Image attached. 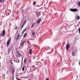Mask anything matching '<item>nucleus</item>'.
<instances>
[{"instance_id":"nucleus-1","label":"nucleus","mask_w":80,"mask_h":80,"mask_svg":"<svg viewBox=\"0 0 80 80\" xmlns=\"http://www.w3.org/2000/svg\"><path fill=\"white\" fill-rule=\"evenodd\" d=\"M16 57H21V56H22V54L20 53V52H18V51L16 52Z\"/></svg>"},{"instance_id":"nucleus-2","label":"nucleus","mask_w":80,"mask_h":80,"mask_svg":"<svg viewBox=\"0 0 80 80\" xmlns=\"http://www.w3.org/2000/svg\"><path fill=\"white\" fill-rule=\"evenodd\" d=\"M5 30L4 29L2 31V32H1L0 34L1 37H5Z\"/></svg>"},{"instance_id":"nucleus-3","label":"nucleus","mask_w":80,"mask_h":80,"mask_svg":"<svg viewBox=\"0 0 80 80\" xmlns=\"http://www.w3.org/2000/svg\"><path fill=\"white\" fill-rule=\"evenodd\" d=\"M11 37H10L8 39V41L7 43V47H8V45H9V44H10V41H11Z\"/></svg>"},{"instance_id":"nucleus-4","label":"nucleus","mask_w":80,"mask_h":80,"mask_svg":"<svg viewBox=\"0 0 80 80\" xmlns=\"http://www.w3.org/2000/svg\"><path fill=\"white\" fill-rule=\"evenodd\" d=\"M20 34H19V33H18L17 34V35L16 36V37H15V40H18V39H19V38H20Z\"/></svg>"},{"instance_id":"nucleus-5","label":"nucleus","mask_w":80,"mask_h":80,"mask_svg":"<svg viewBox=\"0 0 80 80\" xmlns=\"http://www.w3.org/2000/svg\"><path fill=\"white\" fill-rule=\"evenodd\" d=\"M72 52L71 53L73 56H75V52H74V49H72L71 50Z\"/></svg>"},{"instance_id":"nucleus-6","label":"nucleus","mask_w":80,"mask_h":80,"mask_svg":"<svg viewBox=\"0 0 80 80\" xmlns=\"http://www.w3.org/2000/svg\"><path fill=\"white\" fill-rule=\"evenodd\" d=\"M66 48L67 50H68L70 48V45L69 44H67L66 45Z\"/></svg>"},{"instance_id":"nucleus-7","label":"nucleus","mask_w":80,"mask_h":80,"mask_svg":"<svg viewBox=\"0 0 80 80\" xmlns=\"http://www.w3.org/2000/svg\"><path fill=\"white\" fill-rule=\"evenodd\" d=\"M71 12H75L77 11V9L75 8L74 9H71L70 10Z\"/></svg>"},{"instance_id":"nucleus-8","label":"nucleus","mask_w":80,"mask_h":80,"mask_svg":"<svg viewBox=\"0 0 80 80\" xmlns=\"http://www.w3.org/2000/svg\"><path fill=\"white\" fill-rule=\"evenodd\" d=\"M25 42V41H22L21 42L20 44L21 47H23L24 45V43Z\"/></svg>"},{"instance_id":"nucleus-9","label":"nucleus","mask_w":80,"mask_h":80,"mask_svg":"<svg viewBox=\"0 0 80 80\" xmlns=\"http://www.w3.org/2000/svg\"><path fill=\"white\" fill-rule=\"evenodd\" d=\"M36 15H37V16L38 18V17H40V16L41 15V12H39V13H36Z\"/></svg>"},{"instance_id":"nucleus-10","label":"nucleus","mask_w":80,"mask_h":80,"mask_svg":"<svg viewBox=\"0 0 80 80\" xmlns=\"http://www.w3.org/2000/svg\"><path fill=\"white\" fill-rule=\"evenodd\" d=\"M16 62V61L12 59H11L10 61V62L11 65H13V62Z\"/></svg>"},{"instance_id":"nucleus-11","label":"nucleus","mask_w":80,"mask_h":80,"mask_svg":"<svg viewBox=\"0 0 80 80\" xmlns=\"http://www.w3.org/2000/svg\"><path fill=\"white\" fill-rule=\"evenodd\" d=\"M41 20H42V19L40 18L39 19H38L37 22V23H38V24L39 23H40V22H41Z\"/></svg>"},{"instance_id":"nucleus-12","label":"nucleus","mask_w":80,"mask_h":80,"mask_svg":"<svg viewBox=\"0 0 80 80\" xmlns=\"http://www.w3.org/2000/svg\"><path fill=\"white\" fill-rule=\"evenodd\" d=\"M29 53L30 55L32 54V49H30L29 51Z\"/></svg>"},{"instance_id":"nucleus-13","label":"nucleus","mask_w":80,"mask_h":80,"mask_svg":"<svg viewBox=\"0 0 80 80\" xmlns=\"http://www.w3.org/2000/svg\"><path fill=\"white\" fill-rule=\"evenodd\" d=\"M28 63L30 64L32 63V60L30 59L29 58H28Z\"/></svg>"},{"instance_id":"nucleus-14","label":"nucleus","mask_w":80,"mask_h":80,"mask_svg":"<svg viewBox=\"0 0 80 80\" xmlns=\"http://www.w3.org/2000/svg\"><path fill=\"white\" fill-rule=\"evenodd\" d=\"M12 68H13V67H12V65H10L9 66V69H10V70H11V69H12Z\"/></svg>"},{"instance_id":"nucleus-15","label":"nucleus","mask_w":80,"mask_h":80,"mask_svg":"<svg viewBox=\"0 0 80 80\" xmlns=\"http://www.w3.org/2000/svg\"><path fill=\"white\" fill-rule=\"evenodd\" d=\"M26 30H27L26 29H25L22 32V35L23 34V33H24V32H26Z\"/></svg>"},{"instance_id":"nucleus-16","label":"nucleus","mask_w":80,"mask_h":80,"mask_svg":"<svg viewBox=\"0 0 80 80\" xmlns=\"http://www.w3.org/2000/svg\"><path fill=\"white\" fill-rule=\"evenodd\" d=\"M27 19H25L24 21L23 22V24H25V23H26V22H27Z\"/></svg>"},{"instance_id":"nucleus-17","label":"nucleus","mask_w":80,"mask_h":80,"mask_svg":"<svg viewBox=\"0 0 80 80\" xmlns=\"http://www.w3.org/2000/svg\"><path fill=\"white\" fill-rule=\"evenodd\" d=\"M12 71L13 72V73H14V71H15V69L13 68H12Z\"/></svg>"},{"instance_id":"nucleus-18","label":"nucleus","mask_w":80,"mask_h":80,"mask_svg":"<svg viewBox=\"0 0 80 80\" xmlns=\"http://www.w3.org/2000/svg\"><path fill=\"white\" fill-rule=\"evenodd\" d=\"M5 0H0V3H3V2H4V1Z\"/></svg>"},{"instance_id":"nucleus-19","label":"nucleus","mask_w":80,"mask_h":80,"mask_svg":"<svg viewBox=\"0 0 80 80\" xmlns=\"http://www.w3.org/2000/svg\"><path fill=\"white\" fill-rule=\"evenodd\" d=\"M32 35L33 36H34V35H35V32H32Z\"/></svg>"},{"instance_id":"nucleus-20","label":"nucleus","mask_w":80,"mask_h":80,"mask_svg":"<svg viewBox=\"0 0 80 80\" xmlns=\"http://www.w3.org/2000/svg\"><path fill=\"white\" fill-rule=\"evenodd\" d=\"M24 25H25V24H22V25L21 26V29H22V28H23V27H24Z\"/></svg>"},{"instance_id":"nucleus-21","label":"nucleus","mask_w":80,"mask_h":80,"mask_svg":"<svg viewBox=\"0 0 80 80\" xmlns=\"http://www.w3.org/2000/svg\"><path fill=\"white\" fill-rule=\"evenodd\" d=\"M18 28V26H16V25H15V27L14 28L15 30H17Z\"/></svg>"},{"instance_id":"nucleus-22","label":"nucleus","mask_w":80,"mask_h":80,"mask_svg":"<svg viewBox=\"0 0 80 80\" xmlns=\"http://www.w3.org/2000/svg\"><path fill=\"white\" fill-rule=\"evenodd\" d=\"M35 4H36V2L34 1L33 2V5H35Z\"/></svg>"},{"instance_id":"nucleus-23","label":"nucleus","mask_w":80,"mask_h":80,"mask_svg":"<svg viewBox=\"0 0 80 80\" xmlns=\"http://www.w3.org/2000/svg\"><path fill=\"white\" fill-rule=\"evenodd\" d=\"M27 33H26L24 36V38H25V37H26V35H27Z\"/></svg>"},{"instance_id":"nucleus-24","label":"nucleus","mask_w":80,"mask_h":80,"mask_svg":"<svg viewBox=\"0 0 80 80\" xmlns=\"http://www.w3.org/2000/svg\"><path fill=\"white\" fill-rule=\"evenodd\" d=\"M22 70V71H24V70H25V67L23 66Z\"/></svg>"},{"instance_id":"nucleus-25","label":"nucleus","mask_w":80,"mask_h":80,"mask_svg":"<svg viewBox=\"0 0 80 80\" xmlns=\"http://www.w3.org/2000/svg\"><path fill=\"white\" fill-rule=\"evenodd\" d=\"M77 20H79L80 19V16H78L77 18Z\"/></svg>"},{"instance_id":"nucleus-26","label":"nucleus","mask_w":80,"mask_h":80,"mask_svg":"<svg viewBox=\"0 0 80 80\" xmlns=\"http://www.w3.org/2000/svg\"><path fill=\"white\" fill-rule=\"evenodd\" d=\"M34 23H33L32 24V27H34Z\"/></svg>"},{"instance_id":"nucleus-27","label":"nucleus","mask_w":80,"mask_h":80,"mask_svg":"<svg viewBox=\"0 0 80 80\" xmlns=\"http://www.w3.org/2000/svg\"><path fill=\"white\" fill-rule=\"evenodd\" d=\"M15 62H17V63H19V62H20V61L19 60H18L17 62L16 61Z\"/></svg>"},{"instance_id":"nucleus-28","label":"nucleus","mask_w":80,"mask_h":80,"mask_svg":"<svg viewBox=\"0 0 80 80\" xmlns=\"http://www.w3.org/2000/svg\"><path fill=\"white\" fill-rule=\"evenodd\" d=\"M26 60V59H25H25L24 60V63H26V62H25V61Z\"/></svg>"},{"instance_id":"nucleus-29","label":"nucleus","mask_w":80,"mask_h":80,"mask_svg":"<svg viewBox=\"0 0 80 80\" xmlns=\"http://www.w3.org/2000/svg\"><path fill=\"white\" fill-rule=\"evenodd\" d=\"M12 80H14V76H13Z\"/></svg>"},{"instance_id":"nucleus-30","label":"nucleus","mask_w":80,"mask_h":80,"mask_svg":"<svg viewBox=\"0 0 80 80\" xmlns=\"http://www.w3.org/2000/svg\"><path fill=\"white\" fill-rule=\"evenodd\" d=\"M33 59H35V56H33Z\"/></svg>"},{"instance_id":"nucleus-31","label":"nucleus","mask_w":80,"mask_h":80,"mask_svg":"<svg viewBox=\"0 0 80 80\" xmlns=\"http://www.w3.org/2000/svg\"><path fill=\"white\" fill-rule=\"evenodd\" d=\"M78 7H80V4H78Z\"/></svg>"},{"instance_id":"nucleus-32","label":"nucleus","mask_w":80,"mask_h":80,"mask_svg":"<svg viewBox=\"0 0 80 80\" xmlns=\"http://www.w3.org/2000/svg\"><path fill=\"white\" fill-rule=\"evenodd\" d=\"M79 64L80 65V61L79 62Z\"/></svg>"},{"instance_id":"nucleus-33","label":"nucleus","mask_w":80,"mask_h":80,"mask_svg":"<svg viewBox=\"0 0 80 80\" xmlns=\"http://www.w3.org/2000/svg\"><path fill=\"white\" fill-rule=\"evenodd\" d=\"M28 43H30V42H29V41H28Z\"/></svg>"},{"instance_id":"nucleus-34","label":"nucleus","mask_w":80,"mask_h":80,"mask_svg":"<svg viewBox=\"0 0 80 80\" xmlns=\"http://www.w3.org/2000/svg\"><path fill=\"white\" fill-rule=\"evenodd\" d=\"M28 20H29V19H28Z\"/></svg>"}]
</instances>
